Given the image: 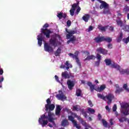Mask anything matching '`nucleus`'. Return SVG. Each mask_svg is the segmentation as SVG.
<instances>
[{
	"label": "nucleus",
	"instance_id": "f257e3e1",
	"mask_svg": "<svg viewBox=\"0 0 129 129\" xmlns=\"http://www.w3.org/2000/svg\"><path fill=\"white\" fill-rule=\"evenodd\" d=\"M53 115H54V114H53V113L51 112H49L48 114V115H46V114H42L38 119V122L39 124H40L42 127H44V126H45L47 125V124H48V120L49 122L52 123L53 125L56 126V123H55V121H54V118H53Z\"/></svg>",
	"mask_w": 129,
	"mask_h": 129
},
{
	"label": "nucleus",
	"instance_id": "f03ea898",
	"mask_svg": "<svg viewBox=\"0 0 129 129\" xmlns=\"http://www.w3.org/2000/svg\"><path fill=\"white\" fill-rule=\"evenodd\" d=\"M66 32L68 33L66 35L67 39H70L72 44H74V42L76 41V36L73 35L77 33V30H71L69 31L68 29L66 28Z\"/></svg>",
	"mask_w": 129,
	"mask_h": 129
},
{
	"label": "nucleus",
	"instance_id": "7ed1b4c3",
	"mask_svg": "<svg viewBox=\"0 0 129 129\" xmlns=\"http://www.w3.org/2000/svg\"><path fill=\"white\" fill-rule=\"evenodd\" d=\"M47 28H49V25L48 23H46L43 25V28L41 29V34L45 36L46 38H47V39H49L50 34H52V31Z\"/></svg>",
	"mask_w": 129,
	"mask_h": 129
},
{
	"label": "nucleus",
	"instance_id": "20e7f679",
	"mask_svg": "<svg viewBox=\"0 0 129 129\" xmlns=\"http://www.w3.org/2000/svg\"><path fill=\"white\" fill-rule=\"evenodd\" d=\"M121 112L124 115H128L129 114V104L126 102L120 103Z\"/></svg>",
	"mask_w": 129,
	"mask_h": 129
},
{
	"label": "nucleus",
	"instance_id": "39448f33",
	"mask_svg": "<svg viewBox=\"0 0 129 129\" xmlns=\"http://www.w3.org/2000/svg\"><path fill=\"white\" fill-rule=\"evenodd\" d=\"M94 40L96 43H101V42L104 41L107 43H111V42H112V38L110 37L97 36L94 39Z\"/></svg>",
	"mask_w": 129,
	"mask_h": 129
},
{
	"label": "nucleus",
	"instance_id": "423d86ee",
	"mask_svg": "<svg viewBox=\"0 0 129 129\" xmlns=\"http://www.w3.org/2000/svg\"><path fill=\"white\" fill-rule=\"evenodd\" d=\"M74 118H75L74 117H73L72 115L68 116L69 120H70V121H72L75 127H76V128L77 129L81 128V126L80 125V124L77 123V121L75 120Z\"/></svg>",
	"mask_w": 129,
	"mask_h": 129
},
{
	"label": "nucleus",
	"instance_id": "0eeeda50",
	"mask_svg": "<svg viewBox=\"0 0 129 129\" xmlns=\"http://www.w3.org/2000/svg\"><path fill=\"white\" fill-rule=\"evenodd\" d=\"M49 44L55 48V47H57L58 44H60L61 43L58 41V39H57L56 37H54L49 40Z\"/></svg>",
	"mask_w": 129,
	"mask_h": 129
},
{
	"label": "nucleus",
	"instance_id": "6e6552de",
	"mask_svg": "<svg viewBox=\"0 0 129 129\" xmlns=\"http://www.w3.org/2000/svg\"><path fill=\"white\" fill-rule=\"evenodd\" d=\"M44 51L48 52V53H52L54 52V49L52 46H50L47 43H45L44 44Z\"/></svg>",
	"mask_w": 129,
	"mask_h": 129
},
{
	"label": "nucleus",
	"instance_id": "1a4fd4ad",
	"mask_svg": "<svg viewBox=\"0 0 129 129\" xmlns=\"http://www.w3.org/2000/svg\"><path fill=\"white\" fill-rule=\"evenodd\" d=\"M105 97L108 100L107 103H108V104H111L113 99L114 98V95H113V94L109 93L106 95Z\"/></svg>",
	"mask_w": 129,
	"mask_h": 129
},
{
	"label": "nucleus",
	"instance_id": "9d476101",
	"mask_svg": "<svg viewBox=\"0 0 129 129\" xmlns=\"http://www.w3.org/2000/svg\"><path fill=\"white\" fill-rule=\"evenodd\" d=\"M114 86L115 87V93L116 94H120L123 91V88L119 87V85L116 84Z\"/></svg>",
	"mask_w": 129,
	"mask_h": 129
},
{
	"label": "nucleus",
	"instance_id": "9b49d317",
	"mask_svg": "<svg viewBox=\"0 0 129 129\" xmlns=\"http://www.w3.org/2000/svg\"><path fill=\"white\" fill-rule=\"evenodd\" d=\"M97 2H99L101 5H100V10H102V9H105L107 8V7L109 6L108 4H107L106 2L104 1H102L101 0H97Z\"/></svg>",
	"mask_w": 129,
	"mask_h": 129
},
{
	"label": "nucleus",
	"instance_id": "f8f14e48",
	"mask_svg": "<svg viewBox=\"0 0 129 129\" xmlns=\"http://www.w3.org/2000/svg\"><path fill=\"white\" fill-rule=\"evenodd\" d=\"M55 97H56V98H57L58 100H61L62 101H63V100H65V99L67 98V97L64 95L63 92L57 94L55 96Z\"/></svg>",
	"mask_w": 129,
	"mask_h": 129
},
{
	"label": "nucleus",
	"instance_id": "ddd939ff",
	"mask_svg": "<svg viewBox=\"0 0 129 129\" xmlns=\"http://www.w3.org/2000/svg\"><path fill=\"white\" fill-rule=\"evenodd\" d=\"M45 110L46 111H48V113L50 112H51V111L54 110V109H55V105L54 104H51L50 105H48V106H46L45 107Z\"/></svg>",
	"mask_w": 129,
	"mask_h": 129
},
{
	"label": "nucleus",
	"instance_id": "4468645a",
	"mask_svg": "<svg viewBox=\"0 0 129 129\" xmlns=\"http://www.w3.org/2000/svg\"><path fill=\"white\" fill-rule=\"evenodd\" d=\"M97 52L98 53H100L103 55H106L108 52V51L104 48H102V47H99L96 49Z\"/></svg>",
	"mask_w": 129,
	"mask_h": 129
},
{
	"label": "nucleus",
	"instance_id": "2eb2a0df",
	"mask_svg": "<svg viewBox=\"0 0 129 129\" xmlns=\"http://www.w3.org/2000/svg\"><path fill=\"white\" fill-rule=\"evenodd\" d=\"M67 83L69 89H70V90H72L73 89V87H74V86L75 85L74 82L71 81L70 80H68Z\"/></svg>",
	"mask_w": 129,
	"mask_h": 129
},
{
	"label": "nucleus",
	"instance_id": "dca6fc26",
	"mask_svg": "<svg viewBox=\"0 0 129 129\" xmlns=\"http://www.w3.org/2000/svg\"><path fill=\"white\" fill-rule=\"evenodd\" d=\"M37 40H38V44L40 47L42 46V43H43V34L40 33L37 36Z\"/></svg>",
	"mask_w": 129,
	"mask_h": 129
},
{
	"label": "nucleus",
	"instance_id": "f3484780",
	"mask_svg": "<svg viewBox=\"0 0 129 129\" xmlns=\"http://www.w3.org/2000/svg\"><path fill=\"white\" fill-rule=\"evenodd\" d=\"M87 85L89 86L91 92H93V91H94V89H95V85H93L92 83L88 82Z\"/></svg>",
	"mask_w": 129,
	"mask_h": 129
},
{
	"label": "nucleus",
	"instance_id": "a211bd4d",
	"mask_svg": "<svg viewBox=\"0 0 129 129\" xmlns=\"http://www.w3.org/2000/svg\"><path fill=\"white\" fill-rule=\"evenodd\" d=\"M61 106L57 105L55 108V115H60V113L61 112Z\"/></svg>",
	"mask_w": 129,
	"mask_h": 129
},
{
	"label": "nucleus",
	"instance_id": "6ab92c4d",
	"mask_svg": "<svg viewBox=\"0 0 129 129\" xmlns=\"http://www.w3.org/2000/svg\"><path fill=\"white\" fill-rule=\"evenodd\" d=\"M57 17L59 20H61L62 18H63V19H66L67 15L66 14V13L63 14V13L60 12L59 13H57Z\"/></svg>",
	"mask_w": 129,
	"mask_h": 129
},
{
	"label": "nucleus",
	"instance_id": "aec40b11",
	"mask_svg": "<svg viewBox=\"0 0 129 129\" xmlns=\"http://www.w3.org/2000/svg\"><path fill=\"white\" fill-rule=\"evenodd\" d=\"M61 76L64 79H67L70 78V76H69V74H68V72L65 71L61 73Z\"/></svg>",
	"mask_w": 129,
	"mask_h": 129
},
{
	"label": "nucleus",
	"instance_id": "412c9836",
	"mask_svg": "<svg viewBox=\"0 0 129 129\" xmlns=\"http://www.w3.org/2000/svg\"><path fill=\"white\" fill-rule=\"evenodd\" d=\"M120 74L123 75V74H126V75H129V69H120L119 71Z\"/></svg>",
	"mask_w": 129,
	"mask_h": 129
},
{
	"label": "nucleus",
	"instance_id": "4be33fe9",
	"mask_svg": "<svg viewBox=\"0 0 129 129\" xmlns=\"http://www.w3.org/2000/svg\"><path fill=\"white\" fill-rule=\"evenodd\" d=\"M98 29L102 32H105L107 29V26H102L101 25H99L98 26Z\"/></svg>",
	"mask_w": 129,
	"mask_h": 129
},
{
	"label": "nucleus",
	"instance_id": "5701e85b",
	"mask_svg": "<svg viewBox=\"0 0 129 129\" xmlns=\"http://www.w3.org/2000/svg\"><path fill=\"white\" fill-rule=\"evenodd\" d=\"M105 88H106V85L104 84L100 86V87H98L97 91H98V92H101V91H103Z\"/></svg>",
	"mask_w": 129,
	"mask_h": 129
},
{
	"label": "nucleus",
	"instance_id": "b1692460",
	"mask_svg": "<svg viewBox=\"0 0 129 129\" xmlns=\"http://www.w3.org/2000/svg\"><path fill=\"white\" fill-rule=\"evenodd\" d=\"M103 14H104V15H109V14H110V11L109 10V6L107 7L106 8H104V10L103 11Z\"/></svg>",
	"mask_w": 129,
	"mask_h": 129
},
{
	"label": "nucleus",
	"instance_id": "393cba45",
	"mask_svg": "<svg viewBox=\"0 0 129 129\" xmlns=\"http://www.w3.org/2000/svg\"><path fill=\"white\" fill-rule=\"evenodd\" d=\"M111 68H114L115 69H117L118 71H119L120 70V66L119 65L116 64V63H113L111 65Z\"/></svg>",
	"mask_w": 129,
	"mask_h": 129
},
{
	"label": "nucleus",
	"instance_id": "a878e982",
	"mask_svg": "<svg viewBox=\"0 0 129 129\" xmlns=\"http://www.w3.org/2000/svg\"><path fill=\"white\" fill-rule=\"evenodd\" d=\"M90 18V15L89 14H86L85 16H84L82 17L83 20L84 21V22H86V23H87L88 21L89 20V19Z\"/></svg>",
	"mask_w": 129,
	"mask_h": 129
},
{
	"label": "nucleus",
	"instance_id": "bb28decb",
	"mask_svg": "<svg viewBox=\"0 0 129 129\" xmlns=\"http://www.w3.org/2000/svg\"><path fill=\"white\" fill-rule=\"evenodd\" d=\"M78 52L76 51V52H75V54L72 53H70L69 54V56H70V57H72V58L73 59H77V58H78V53H77Z\"/></svg>",
	"mask_w": 129,
	"mask_h": 129
},
{
	"label": "nucleus",
	"instance_id": "cd10ccee",
	"mask_svg": "<svg viewBox=\"0 0 129 129\" xmlns=\"http://www.w3.org/2000/svg\"><path fill=\"white\" fill-rule=\"evenodd\" d=\"M116 22L117 26H119L121 28V27H123V26H124V25L123 24V22L120 19L116 20Z\"/></svg>",
	"mask_w": 129,
	"mask_h": 129
},
{
	"label": "nucleus",
	"instance_id": "c85d7f7f",
	"mask_svg": "<svg viewBox=\"0 0 129 129\" xmlns=\"http://www.w3.org/2000/svg\"><path fill=\"white\" fill-rule=\"evenodd\" d=\"M62 126H67V125H69V122L67 119H63L61 122Z\"/></svg>",
	"mask_w": 129,
	"mask_h": 129
},
{
	"label": "nucleus",
	"instance_id": "c756f323",
	"mask_svg": "<svg viewBox=\"0 0 129 129\" xmlns=\"http://www.w3.org/2000/svg\"><path fill=\"white\" fill-rule=\"evenodd\" d=\"M81 108H80V106L78 105H76L75 106H73V110L74 111H79Z\"/></svg>",
	"mask_w": 129,
	"mask_h": 129
},
{
	"label": "nucleus",
	"instance_id": "7c9ffc66",
	"mask_svg": "<svg viewBox=\"0 0 129 129\" xmlns=\"http://www.w3.org/2000/svg\"><path fill=\"white\" fill-rule=\"evenodd\" d=\"M78 7H79V2L77 1V3H75L72 5V9L76 11V8H78Z\"/></svg>",
	"mask_w": 129,
	"mask_h": 129
},
{
	"label": "nucleus",
	"instance_id": "2f4dec72",
	"mask_svg": "<svg viewBox=\"0 0 129 129\" xmlns=\"http://www.w3.org/2000/svg\"><path fill=\"white\" fill-rule=\"evenodd\" d=\"M102 122L104 127H109V124H108L107 121H106L104 119H102Z\"/></svg>",
	"mask_w": 129,
	"mask_h": 129
},
{
	"label": "nucleus",
	"instance_id": "473e14b6",
	"mask_svg": "<svg viewBox=\"0 0 129 129\" xmlns=\"http://www.w3.org/2000/svg\"><path fill=\"white\" fill-rule=\"evenodd\" d=\"M61 53V48L58 47V49L54 52V55L56 57H58V56H60V54Z\"/></svg>",
	"mask_w": 129,
	"mask_h": 129
},
{
	"label": "nucleus",
	"instance_id": "72a5a7b5",
	"mask_svg": "<svg viewBox=\"0 0 129 129\" xmlns=\"http://www.w3.org/2000/svg\"><path fill=\"white\" fill-rule=\"evenodd\" d=\"M97 96L98 98H100V99H103V100L106 101V97L104 96L103 95H102L100 93L97 94Z\"/></svg>",
	"mask_w": 129,
	"mask_h": 129
},
{
	"label": "nucleus",
	"instance_id": "f704fd0d",
	"mask_svg": "<svg viewBox=\"0 0 129 129\" xmlns=\"http://www.w3.org/2000/svg\"><path fill=\"white\" fill-rule=\"evenodd\" d=\"M95 59V56L93 55H89L86 58L85 60H94Z\"/></svg>",
	"mask_w": 129,
	"mask_h": 129
},
{
	"label": "nucleus",
	"instance_id": "c9c22d12",
	"mask_svg": "<svg viewBox=\"0 0 129 129\" xmlns=\"http://www.w3.org/2000/svg\"><path fill=\"white\" fill-rule=\"evenodd\" d=\"M104 61L106 63V66H109V65H111V60L110 59H106Z\"/></svg>",
	"mask_w": 129,
	"mask_h": 129
},
{
	"label": "nucleus",
	"instance_id": "e433bc0d",
	"mask_svg": "<svg viewBox=\"0 0 129 129\" xmlns=\"http://www.w3.org/2000/svg\"><path fill=\"white\" fill-rule=\"evenodd\" d=\"M88 113H91V114H94L95 113V110L91 108H88Z\"/></svg>",
	"mask_w": 129,
	"mask_h": 129
},
{
	"label": "nucleus",
	"instance_id": "4c0bfd02",
	"mask_svg": "<svg viewBox=\"0 0 129 129\" xmlns=\"http://www.w3.org/2000/svg\"><path fill=\"white\" fill-rule=\"evenodd\" d=\"M127 118L125 117L122 116L120 118H119V121L120 122H123L124 121H127Z\"/></svg>",
	"mask_w": 129,
	"mask_h": 129
},
{
	"label": "nucleus",
	"instance_id": "58836bf2",
	"mask_svg": "<svg viewBox=\"0 0 129 129\" xmlns=\"http://www.w3.org/2000/svg\"><path fill=\"white\" fill-rule=\"evenodd\" d=\"M82 93V91H81V90L78 89L76 91V95H77V96L78 97L81 96Z\"/></svg>",
	"mask_w": 129,
	"mask_h": 129
},
{
	"label": "nucleus",
	"instance_id": "ea45409f",
	"mask_svg": "<svg viewBox=\"0 0 129 129\" xmlns=\"http://www.w3.org/2000/svg\"><path fill=\"white\" fill-rule=\"evenodd\" d=\"M122 36H123V34H122V32H121L120 33L119 36L118 37L117 39V42H118V43H119V42H120L121 40H122Z\"/></svg>",
	"mask_w": 129,
	"mask_h": 129
},
{
	"label": "nucleus",
	"instance_id": "a19ab883",
	"mask_svg": "<svg viewBox=\"0 0 129 129\" xmlns=\"http://www.w3.org/2000/svg\"><path fill=\"white\" fill-rule=\"evenodd\" d=\"M123 89H124L127 92H129V88L127 87V84H124L123 85Z\"/></svg>",
	"mask_w": 129,
	"mask_h": 129
},
{
	"label": "nucleus",
	"instance_id": "79ce46f5",
	"mask_svg": "<svg viewBox=\"0 0 129 129\" xmlns=\"http://www.w3.org/2000/svg\"><path fill=\"white\" fill-rule=\"evenodd\" d=\"M81 112L82 114L84 115V117H85V118H87V113L86 112V111H85L84 109H82L81 110Z\"/></svg>",
	"mask_w": 129,
	"mask_h": 129
},
{
	"label": "nucleus",
	"instance_id": "37998d69",
	"mask_svg": "<svg viewBox=\"0 0 129 129\" xmlns=\"http://www.w3.org/2000/svg\"><path fill=\"white\" fill-rule=\"evenodd\" d=\"M123 30L125 31V32H128L129 30V26L128 25H125L124 26L123 28Z\"/></svg>",
	"mask_w": 129,
	"mask_h": 129
},
{
	"label": "nucleus",
	"instance_id": "c03bdc74",
	"mask_svg": "<svg viewBox=\"0 0 129 129\" xmlns=\"http://www.w3.org/2000/svg\"><path fill=\"white\" fill-rule=\"evenodd\" d=\"M76 61L78 65L79 66L80 68H81V63L80 62V60L78 57L76 59Z\"/></svg>",
	"mask_w": 129,
	"mask_h": 129
},
{
	"label": "nucleus",
	"instance_id": "a18cd8bd",
	"mask_svg": "<svg viewBox=\"0 0 129 129\" xmlns=\"http://www.w3.org/2000/svg\"><path fill=\"white\" fill-rule=\"evenodd\" d=\"M46 104L45 105V107L46 106H48V105H50L51 104V100H50V98H48L46 100Z\"/></svg>",
	"mask_w": 129,
	"mask_h": 129
},
{
	"label": "nucleus",
	"instance_id": "49530a36",
	"mask_svg": "<svg viewBox=\"0 0 129 129\" xmlns=\"http://www.w3.org/2000/svg\"><path fill=\"white\" fill-rule=\"evenodd\" d=\"M96 58L98 60V61L101 60V55L99 54V53H97Z\"/></svg>",
	"mask_w": 129,
	"mask_h": 129
},
{
	"label": "nucleus",
	"instance_id": "de8ad7c7",
	"mask_svg": "<svg viewBox=\"0 0 129 129\" xmlns=\"http://www.w3.org/2000/svg\"><path fill=\"white\" fill-rule=\"evenodd\" d=\"M81 122L82 125H83L85 127H86V126H87V123H86V122H85V121H84L83 119L82 121H81Z\"/></svg>",
	"mask_w": 129,
	"mask_h": 129
},
{
	"label": "nucleus",
	"instance_id": "09e8293b",
	"mask_svg": "<svg viewBox=\"0 0 129 129\" xmlns=\"http://www.w3.org/2000/svg\"><path fill=\"white\" fill-rule=\"evenodd\" d=\"M116 109H117V107L116 106V104H114L112 108V110L114 112L116 111Z\"/></svg>",
	"mask_w": 129,
	"mask_h": 129
},
{
	"label": "nucleus",
	"instance_id": "8fccbe9b",
	"mask_svg": "<svg viewBox=\"0 0 129 129\" xmlns=\"http://www.w3.org/2000/svg\"><path fill=\"white\" fill-rule=\"evenodd\" d=\"M124 12H125V13H128V12H129V7H128V6H125L124 7Z\"/></svg>",
	"mask_w": 129,
	"mask_h": 129
},
{
	"label": "nucleus",
	"instance_id": "3c124183",
	"mask_svg": "<svg viewBox=\"0 0 129 129\" xmlns=\"http://www.w3.org/2000/svg\"><path fill=\"white\" fill-rule=\"evenodd\" d=\"M123 41L125 44H127L129 42V37H127L126 39H123Z\"/></svg>",
	"mask_w": 129,
	"mask_h": 129
},
{
	"label": "nucleus",
	"instance_id": "603ef678",
	"mask_svg": "<svg viewBox=\"0 0 129 129\" xmlns=\"http://www.w3.org/2000/svg\"><path fill=\"white\" fill-rule=\"evenodd\" d=\"M75 12V10H74L73 9H71L70 10V15H72V16H74V12Z\"/></svg>",
	"mask_w": 129,
	"mask_h": 129
},
{
	"label": "nucleus",
	"instance_id": "864d4df0",
	"mask_svg": "<svg viewBox=\"0 0 129 129\" xmlns=\"http://www.w3.org/2000/svg\"><path fill=\"white\" fill-rule=\"evenodd\" d=\"M80 11H81V8H80V7L78 6L76 11V14L78 15Z\"/></svg>",
	"mask_w": 129,
	"mask_h": 129
},
{
	"label": "nucleus",
	"instance_id": "5fc2aeb1",
	"mask_svg": "<svg viewBox=\"0 0 129 129\" xmlns=\"http://www.w3.org/2000/svg\"><path fill=\"white\" fill-rule=\"evenodd\" d=\"M88 103L89 105L90 106V107H92L93 106V104L92 103V101H91L90 100H89L88 101Z\"/></svg>",
	"mask_w": 129,
	"mask_h": 129
},
{
	"label": "nucleus",
	"instance_id": "6e6d98bb",
	"mask_svg": "<svg viewBox=\"0 0 129 129\" xmlns=\"http://www.w3.org/2000/svg\"><path fill=\"white\" fill-rule=\"evenodd\" d=\"M109 43L108 44L107 47L108 49H112V44L110 43V42H109Z\"/></svg>",
	"mask_w": 129,
	"mask_h": 129
},
{
	"label": "nucleus",
	"instance_id": "4d7b16f0",
	"mask_svg": "<svg viewBox=\"0 0 129 129\" xmlns=\"http://www.w3.org/2000/svg\"><path fill=\"white\" fill-rule=\"evenodd\" d=\"M100 64V61H99V60L96 61L95 63V66H97V67H98V66H99Z\"/></svg>",
	"mask_w": 129,
	"mask_h": 129
},
{
	"label": "nucleus",
	"instance_id": "13d9d810",
	"mask_svg": "<svg viewBox=\"0 0 129 129\" xmlns=\"http://www.w3.org/2000/svg\"><path fill=\"white\" fill-rule=\"evenodd\" d=\"M67 25L68 26V27H70V26H71V21L68 20L67 22Z\"/></svg>",
	"mask_w": 129,
	"mask_h": 129
},
{
	"label": "nucleus",
	"instance_id": "bf43d9fd",
	"mask_svg": "<svg viewBox=\"0 0 129 129\" xmlns=\"http://www.w3.org/2000/svg\"><path fill=\"white\" fill-rule=\"evenodd\" d=\"M109 30L111 32H113V31H114V27H113V26H110Z\"/></svg>",
	"mask_w": 129,
	"mask_h": 129
},
{
	"label": "nucleus",
	"instance_id": "052dcab7",
	"mask_svg": "<svg viewBox=\"0 0 129 129\" xmlns=\"http://www.w3.org/2000/svg\"><path fill=\"white\" fill-rule=\"evenodd\" d=\"M98 118L99 120H101V118H102V116H101V114H100V113H99L98 114Z\"/></svg>",
	"mask_w": 129,
	"mask_h": 129
},
{
	"label": "nucleus",
	"instance_id": "680f3d73",
	"mask_svg": "<svg viewBox=\"0 0 129 129\" xmlns=\"http://www.w3.org/2000/svg\"><path fill=\"white\" fill-rule=\"evenodd\" d=\"M64 64L67 67H70V66H71V64H70V63H69V61H66Z\"/></svg>",
	"mask_w": 129,
	"mask_h": 129
},
{
	"label": "nucleus",
	"instance_id": "e2e57ef3",
	"mask_svg": "<svg viewBox=\"0 0 129 129\" xmlns=\"http://www.w3.org/2000/svg\"><path fill=\"white\" fill-rule=\"evenodd\" d=\"M105 109H106V110H107V111H108V112H110V109L109 108V107H108V106H106Z\"/></svg>",
	"mask_w": 129,
	"mask_h": 129
},
{
	"label": "nucleus",
	"instance_id": "0e129e2a",
	"mask_svg": "<svg viewBox=\"0 0 129 129\" xmlns=\"http://www.w3.org/2000/svg\"><path fill=\"white\" fill-rule=\"evenodd\" d=\"M55 80H56L57 82H60V81H59V77H58L57 75L55 76Z\"/></svg>",
	"mask_w": 129,
	"mask_h": 129
},
{
	"label": "nucleus",
	"instance_id": "69168bd1",
	"mask_svg": "<svg viewBox=\"0 0 129 129\" xmlns=\"http://www.w3.org/2000/svg\"><path fill=\"white\" fill-rule=\"evenodd\" d=\"M92 30H93V27L90 26L89 27L88 31H89V32H90L91 31H92Z\"/></svg>",
	"mask_w": 129,
	"mask_h": 129
},
{
	"label": "nucleus",
	"instance_id": "338daca9",
	"mask_svg": "<svg viewBox=\"0 0 129 129\" xmlns=\"http://www.w3.org/2000/svg\"><path fill=\"white\" fill-rule=\"evenodd\" d=\"M77 118L78 119V120H80L81 121L82 120H83V119H82V118H81V117L80 116H78Z\"/></svg>",
	"mask_w": 129,
	"mask_h": 129
},
{
	"label": "nucleus",
	"instance_id": "774afa93",
	"mask_svg": "<svg viewBox=\"0 0 129 129\" xmlns=\"http://www.w3.org/2000/svg\"><path fill=\"white\" fill-rule=\"evenodd\" d=\"M77 118L78 119V120H80L81 121L82 120H83V119H82V118H81V117L80 116H78Z\"/></svg>",
	"mask_w": 129,
	"mask_h": 129
}]
</instances>
